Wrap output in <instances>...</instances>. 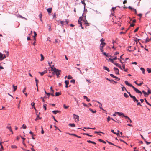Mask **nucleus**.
Returning <instances> with one entry per match:
<instances>
[{"mask_svg":"<svg viewBox=\"0 0 151 151\" xmlns=\"http://www.w3.org/2000/svg\"><path fill=\"white\" fill-rule=\"evenodd\" d=\"M51 69L49 70L50 73H51V71L52 72V74L54 75L55 74L57 76V77L58 78L59 76V75L60 74V73L61 72V70H59L58 69H56L55 67H50Z\"/></svg>","mask_w":151,"mask_h":151,"instance_id":"f257e3e1","label":"nucleus"},{"mask_svg":"<svg viewBox=\"0 0 151 151\" xmlns=\"http://www.w3.org/2000/svg\"><path fill=\"white\" fill-rule=\"evenodd\" d=\"M110 58H109V59L107 58V60H108V61H110L111 62V63H113L114 64H115L116 66H118V64L117 63H114V60H116L117 59V58L116 56H115L114 57V58H113L112 59L111 58V56H110Z\"/></svg>","mask_w":151,"mask_h":151,"instance_id":"f03ea898","label":"nucleus"},{"mask_svg":"<svg viewBox=\"0 0 151 151\" xmlns=\"http://www.w3.org/2000/svg\"><path fill=\"white\" fill-rule=\"evenodd\" d=\"M74 119L75 120V121L76 122H77L79 121V116L77 115L74 114H73Z\"/></svg>","mask_w":151,"mask_h":151,"instance_id":"7ed1b4c3","label":"nucleus"},{"mask_svg":"<svg viewBox=\"0 0 151 151\" xmlns=\"http://www.w3.org/2000/svg\"><path fill=\"white\" fill-rule=\"evenodd\" d=\"M132 88L137 93L140 94H142V92H141L140 90L138 89L137 88H135L133 86H132Z\"/></svg>","mask_w":151,"mask_h":151,"instance_id":"20e7f679","label":"nucleus"},{"mask_svg":"<svg viewBox=\"0 0 151 151\" xmlns=\"http://www.w3.org/2000/svg\"><path fill=\"white\" fill-rule=\"evenodd\" d=\"M110 75L111 77H112L114 78H116V80L119 81L120 80V79L119 78L117 77H116V76H114L113 74H110Z\"/></svg>","mask_w":151,"mask_h":151,"instance_id":"39448f33","label":"nucleus"},{"mask_svg":"<svg viewBox=\"0 0 151 151\" xmlns=\"http://www.w3.org/2000/svg\"><path fill=\"white\" fill-rule=\"evenodd\" d=\"M114 69L115 73L116 74H119V70L116 67H114Z\"/></svg>","mask_w":151,"mask_h":151,"instance_id":"423d86ee","label":"nucleus"},{"mask_svg":"<svg viewBox=\"0 0 151 151\" xmlns=\"http://www.w3.org/2000/svg\"><path fill=\"white\" fill-rule=\"evenodd\" d=\"M122 70H124L125 72H127L128 70V69L126 67H119Z\"/></svg>","mask_w":151,"mask_h":151,"instance_id":"0eeeda50","label":"nucleus"},{"mask_svg":"<svg viewBox=\"0 0 151 151\" xmlns=\"http://www.w3.org/2000/svg\"><path fill=\"white\" fill-rule=\"evenodd\" d=\"M131 98L133 99L134 102H138L139 101L137 99L135 96H133Z\"/></svg>","mask_w":151,"mask_h":151,"instance_id":"6e6552de","label":"nucleus"},{"mask_svg":"<svg viewBox=\"0 0 151 151\" xmlns=\"http://www.w3.org/2000/svg\"><path fill=\"white\" fill-rule=\"evenodd\" d=\"M47 70H45L44 71L42 72H38V73L39 74H40L41 76H42L43 75H44V74L47 73Z\"/></svg>","mask_w":151,"mask_h":151,"instance_id":"1a4fd4ad","label":"nucleus"},{"mask_svg":"<svg viewBox=\"0 0 151 151\" xmlns=\"http://www.w3.org/2000/svg\"><path fill=\"white\" fill-rule=\"evenodd\" d=\"M125 83L126 85H128V86L132 87V86H133L131 84L129 83H128V81H125L124 82Z\"/></svg>","mask_w":151,"mask_h":151,"instance_id":"9d476101","label":"nucleus"},{"mask_svg":"<svg viewBox=\"0 0 151 151\" xmlns=\"http://www.w3.org/2000/svg\"><path fill=\"white\" fill-rule=\"evenodd\" d=\"M106 44L105 42L101 43L100 45V47L101 48H103L104 46L106 45Z\"/></svg>","mask_w":151,"mask_h":151,"instance_id":"9b49d317","label":"nucleus"},{"mask_svg":"<svg viewBox=\"0 0 151 151\" xmlns=\"http://www.w3.org/2000/svg\"><path fill=\"white\" fill-rule=\"evenodd\" d=\"M83 22H84V24H85L86 26L89 25V24L87 22V21L86 19L83 20Z\"/></svg>","mask_w":151,"mask_h":151,"instance_id":"f8f14e48","label":"nucleus"},{"mask_svg":"<svg viewBox=\"0 0 151 151\" xmlns=\"http://www.w3.org/2000/svg\"><path fill=\"white\" fill-rule=\"evenodd\" d=\"M142 93H143L144 94V96L145 97H147L148 94H147V92H146L144 90H142Z\"/></svg>","mask_w":151,"mask_h":151,"instance_id":"ddd939ff","label":"nucleus"},{"mask_svg":"<svg viewBox=\"0 0 151 151\" xmlns=\"http://www.w3.org/2000/svg\"><path fill=\"white\" fill-rule=\"evenodd\" d=\"M123 116L125 118V119H128V120H129L130 122L131 123L132 122V120L130 119L127 116H125L124 115Z\"/></svg>","mask_w":151,"mask_h":151,"instance_id":"4468645a","label":"nucleus"},{"mask_svg":"<svg viewBox=\"0 0 151 151\" xmlns=\"http://www.w3.org/2000/svg\"><path fill=\"white\" fill-rule=\"evenodd\" d=\"M111 132H112L113 133H114V134H116L118 136V137L120 136L119 133H117L114 132V130L111 129Z\"/></svg>","mask_w":151,"mask_h":151,"instance_id":"2eb2a0df","label":"nucleus"},{"mask_svg":"<svg viewBox=\"0 0 151 151\" xmlns=\"http://www.w3.org/2000/svg\"><path fill=\"white\" fill-rule=\"evenodd\" d=\"M60 111L59 110H54L52 111V113L55 114H56L57 113H60Z\"/></svg>","mask_w":151,"mask_h":151,"instance_id":"dca6fc26","label":"nucleus"},{"mask_svg":"<svg viewBox=\"0 0 151 151\" xmlns=\"http://www.w3.org/2000/svg\"><path fill=\"white\" fill-rule=\"evenodd\" d=\"M40 114V112H39V114H36L37 118L35 119V121H37V120L38 119V118L39 117V115Z\"/></svg>","mask_w":151,"mask_h":151,"instance_id":"f3484780","label":"nucleus"},{"mask_svg":"<svg viewBox=\"0 0 151 151\" xmlns=\"http://www.w3.org/2000/svg\"><path fill=\"white\" fill-rule=\"evenodd\" d=\"M103 69L107 70L108 72L110 71L109 69L107 67H103Z\"/></svg>","mask_w":151,"mask_h":151,"instance_id":"a211bd4d","label":"nucleus"},{"mask_svg":"<svg viewBox=\"0 0 151 151\" xmlns=\"http://www.w3.org/2000/svg\"><path fill=\"white\" fill-rule=\"evenodd\" d=\"M18 17H19V18H22V19H25V20H27V19L26 18H25V17H23V16H22L21 15H19H19H18Z\"/></svg>","mask_w":151,"mask_h":151,"instance_id":"6ab92c4d","label":"nucleus"},{"mask_svg":"<svg viewBox=\"0 0 151 151\" xmlns=\"http://www.w3.org/2000/svg\"><path fill=\"white\" fill-rule=\"evenodd\" d=\"M115 113L117 114L119 116H123L124 114L122 112H116Z\"/></svg>","mask_w":151,"mask_h":151,"instance_id":"aec40b11","label":"nucleus"},{"mask_svg":"<svg viewBox=\"0 0 151 151\" xmlns=\"http://www.w3.org/2000/svg\"><path fill=\"white\" fill-rule=\"evenodd\" d=\"M125 90L128 93L130 97L131 98L133 96V95L131 94L130 92L128 91L127 90L126 88H125Z\"/></svg>","mask_w":151,"mask_h":151,"instance_id":"412c9836","label":"nucleus"},{"mask_svg":"<svg viewBox=\"0 0 151 151\" xmlns=\"http://www.w3.org/2000/svg\"><path fill=\"white\" fill-rule=\"evenodd\" d=\"M52 10V8H49L47 9V11L48 13H51Z\"/></svg>","mask_w":151,"mask_h":151,"instance_id":"4be33fe9","label":"nucleus"},{"mask_svg":"<svg viewBox=\"0 0 151 151\" xmlns=\"http://www.w3.org/2000/svg\"><path fill=\"white\" fill-rule=\"evenodd\" d=\"M140 69L142 71V73L143 74H145V69L142 67H141Z\"/></svg>","mask_w":151,"mask_h":151,"instance_id":"5701e85b","label":"nucleus"},{"mask_svg":"<svg viewBox=\"0 0 151 151\" xmlns=\"http://www.w3.org/2000/svg\"><path fill=\"white\" fill-rule=\"evenodd\" d=\"M89 110L90 111H91V112H92L93 113H96V110H93V109H91V108H89Z\"/></svg>","mask_w":151,"mask_h":151,"instance_id":"b1692460","label":"nucleus"},{"mask_svg":"<svg viewBox=\"0 0 151 151\" xmlns=\"http://www.w3.org/2000/svg\"><path fill=\"white\" fill-rule=\"evenodd\" d=\"M98 140V141L101 142H102L103 143H104V144H106V142L105 141L103 140H102V139H99Z\"/></svg>","mask_w":151,"mask_h":151,"instance_id":"393cba45","label":"nucleus"},{"mask_svg":"<svg viewBox=\"0 0 151 151\" xmlns=\"http://www.w3.org/2000/svg\"><path fill=\"white\" fill-rule=\"evenodd\" d=\"M29 133L31 134L32 136V138L33 139H35V138L33 137V133L31 131H30L29 132Z\"/></svg>","mask_w":151,"mask_h":151,"instance_id":"a878e982","label":"nucleus"},{"mask_svg":"<svg viewBox=\"0 0 151 151\" xmlns=\"http://www.w3.org/2000/svg\"><path fill=\"white\" fill-rule=\"evenodd\" d=\"M12 86H13V87L14 89V91L16 90V89H17V86H15L14 84H13V85Z\"/></svg>","mask_w":151,"mask_h":151,"instance_id":"bb28decb","label":"nucleus"},{"mask_svg":"<svg viewBox=\"0 0 151 151\" xmlns=\"http://www.w3.org/2000/svg\"><path fill=\"white\" fill-rule=\"evenodd\" d=\"M40 56L41 57V59H40V60L41 61H42V60H44V57L43 55L42 54H40Z\"/></svg>","mask_w":151,"mask_h":151,"instance_id":"cd10ccee","label":"nucleus"},{"mask_svg":"<svg viewBox=\"0 0 151 151\" xmlns=\"http://www.w3.org/2000/svg\"><path fill=\"white\" fill-rule=\"evenodd\" d=\"M68 125H69V126H70L71 127H75L76 126L75 124L74 123H73V124L69 123Z\"/></svg>","mask_w":151,"mask_h":151,"instance_id":"c85d7f7f","label":"nucleus"},{"mask_svg":"<svg viewBox=\"0 0 151 151\" xmlns=\"http://www.w3.org/2000/svg\"><path fill=\"white\" fill-rule=\"evenodd\" d=\"M35 81L36 83V85L37 87V88H38V80L36 78H35Z\"/></svg>","mask_w":151,"mask_h":151,"instance_id":"c756f323","label":"nucleus"},{"mask_svg":"<svg viewBox=\"0 0 151 151\" xmlns=\"http://www.w3.org/2000/svg\"><path fill=\"white\" fill-rule=\"evenodd\" d=\"M84 1H85L84 0H83V1H81V2L84 6V9H85V6L86 5V4L85 3Z\"/></svg>","mask_w":151,"mask_h":151,"instance_id":"7c9ffc66","label":"nucleus"},{"mask_svg":"<svg viewBox=\"0 0 151 151\" xmlns=\"http://www.w3.org/2000/svg\"><path fill=\"white\" fill-rule=\"evenodd\" d=\"M61 94V93H60L59 92H56L55 93V96H58Z\"/></svg>","mask_w":151,"mask_h":151,"instance_id":"2f4dec72","label":"nucleus"},{"mask_svg":"<svg viewBox=\"0 0 151 151\" xmlns=\"http://www.w3.org/2000/svg\"><path fill=\"white\" fill-rule=\"evenodd\" d=\"M94 133H97V134L98 135H101L100 134H99V133H103L102 132H101V131H99V132H97V131H95L94 132Z\"/></svg>","mask_w":151,"mask_h":151,"instance_id":"473e14b6","label":"nucleus"},{"mask_svg":"<svg viewBox=\"0 0 151 151\" xmlns=\"http://www.w3.org/2000/svg\"><path fill=\"white\" fill-rule=\"evenodd\" d=\"M102 54H103V55H105L107 57V58H109V56H108V54H106V53L104 52L102 53Z\"/></svg>","mask_w":151,"mask_h":151,"instance_id":"72a5a7b5","label":"nucleus"},{"mask_svg":"<svg viewBox=\"0 0 151 151\" xmlns=\"http://www.w3.org/2000/svg\"><path fill=\"white\" fill-rule=\"evenodd\" d=\"M48 63L49 65V66H54V65H51V64L52 63V62L51 61V62H48Z\"/></svg>","mask_w":151,"mask_h":151,"instance_id":"f704fd0d","label":"nucleus"},{"mask_svg":"<svg viewBox=\"0 0 151 151\" xmlns=\"http://www.w3.org/2000/svg\"><path fill=\"white\" fill-rule=\"evenodd\" d=\"M124 96L126 98H128L129 97V96L125 93H124Z\"/></svg>","mask_w":151,"mask_h":151,"instance_id":"c9c22d12","label":"nucleus"},{"mask_svg":"<svg viewBox=\"0 0 151 151\" xmlns=\"http://www.w3.org/2000/svg\"><path fill=\"white\" fill-rule=\"evenodd\" d=\"M105 78L107 80H108V81H109L110 82H113V81H114V80L113 79H111V80H110V79H109V78Z\"/></svg>","mask_w":151,"mask_h":151,"instance_id":"e433bc0d","label":"nucleus"},{"mask_svg":"<svg viewBox=\"0 0 151 151\" xmlns=\"http://www.w3.org/2000/svg\"><path fill=\"white\" fill-rule=\"evenodd\" d=\"M65 22L64 21H61L60 22V23L62 24V26H63V25L65 24H64V23Z\"/></svg>","mask_w":151,"mask_h":151,"instance_id":"4c0bfd02","label":"nucleus"},{"mask_svg":"<svg viewBox=\"0 0 151 151\" xmlns=\"http://www.w3.org/2000/svg\"><path fill=\"white\" fill-rule=\"evenodd\" d=\"M3 56V54L0 52V60H2Z\"/></svg>","mask_w":151,"mask_h":151,"instance_id":"58836bf2","label":"nucleus"},{"mask_svg":"<svg viewBox=\"0 0 151 151\" xmlns=\"http://www.w3.org/2000/svg\"><path fill=\"white\" fill-rule=\"evenodd\" d=\"M107 142L109 144H110V145H112L114 146H116V145H114V144L113 143H111V142H109L107 140Z\"/></svg>","mask_w":151,"mask_h":151,"instance_id":"ea45409f","label":"nucleus"},{"mask_svg":"<svg viewBox=\"0 0 151 151\" xmlns=\"http://www.w3.org/2000/svg\"><path fill=\"white\" fill-rule=\"evenodd\" d=\"M63 107L65 109H67L69 107V106L68 105L66 106L65 104H64Z\"/></svg>","mask_w":151,"mask_h":151,"instance_id":"a19ab883","label":"nucleus"},{"mask_svg":"<svg viewBox=\"0 0 151 151\" xmlns=\"http://www.w3.org/2000/svg\"><path fill=\"white\" fill-rule=\"evenodd\" d=\"M65 83L66 85H68V84L69 83V81L65 80Z\"/></svg>","mask_w":151,"mask_h":151,"instance_id":"79ce46f5","label":"nucleus"},{"mask_svg":"<svg viewBox=\"0 0 151 151\" xmlns=\"http://www.w3.org/2000/svg\"><path fill=\"white\" fill-rule=\"evenodd\" d=\"M5 63H3V62H1L0 63V66H4L5 65Z\"/></svg>","mask_w":151,"mask_h":151,"instance_id":"37998d69","label":"nucleus"},{"mask_svg":"<svg viewBox=\"0 0 151 151\" xmlns=\"http://www.w3.org/2000/svg\"><path fill=\"white\" fill-rule=\"evenodd\" d=\"M147 70L149 73H151V69H150V68H147Z\"/></svg>","mask_w":151,"mask_h":151,"instance_id":"c03bdc74","label":"nucleus"},{"mask_svg":"<svg viewBox=\"0 0 151 151\" xmlns=\"http://www.w3.org/2000/svg\"><path fill=\"white\" fill-rule=\"evenodd\" d=\"M22 128L24 129H25L27 128V127L26 125H25L24 124H23L22 126Z\"/></svg>","mask_w":151,"mask_h":151,"instance_id":"a18cd8bd","label":"nucleus"},{"mask_svg":"<svg viewBox=\"0 0 151 151\" xmlns=\"http://www.w3.org/2000/svg\"><path fill=\"white\" fill-rule=\"evenodd\" d=\"M147 94L148 95L150 94H151V90H150V89L148 90Z\"/></svg>","mask_w":151,"mask_h":151,"instance_id":"49530a36","label":"nucleus"},{"mask_svg":"<svg viewBox=\"0 0 151 151\" xmlns=\"http://www.w3.org/2000/svg\"><path fill=\"white\" fill-rule=\"evenodd\" d=\"M7 128L10 131H12V130L11 129V127L10 126H7Z\"/></svg>","mask_w":151,"mask_h":151,"instance_id":"de8ad7c7","label":"nucleus"},{"mask_svg":"<svg viewBox=\"0 0 151 151\" xmlns=\"http://www.w3.org/2000/svg\"><path fill=\"white\" fill-rule=\"evenodd\" d=\"M46 106L47 105L46 104H44L43 105V108H44L45 110H46Z\"/></svg>","mask_w":151,"mask_h":151,"instance_id":"09e8293b","label":"nucleus"},{"mask_svg":"<svg viewBox=\"0 0 151 151\" xmlns=\"http://www.w3.org/2000/svg\"><path fill=\"white\" fill-rule=\"evenodd\" d=\"M11 147L13 148H17V147L15 145H13L11 146Z\"/></svg>","mask_w":151,"mask_h":151,"instance_id":"8fccbe9b","label":"nucleus"},{"mask_svg":"<svg viewBox=\"0 0 151 151\" xmlns=\"http://www.w3.org/2000/svg\"><path fill=\"white\" fill-rule=\"evenodd\" d=\"M41 128L42 129V131L41 132V133L42 134H43L44 133V132L43 130V127H42V126L41 127Z\"/></svg>","mask_w":151,"mask_h":151,"instance_id":"3c124183","label":"nucleus"},{"mask_svg":"<svg viewBox=\"0 0 151 151\" xmlns=\"http://www.w3.org/2000/svg\"><path fill=\"white\" fill-rule=\"evenodd\" d=\"M67 78L68 79H72L73 78V77L72 76H71L70 75H69L68 76Z\"/></svg>","mask_w":151,"mask_h":151,"instance_id":"603ef678","label":"nucleus"},{"mask_svg":"<svg viewBox=\"0 0 151 151\" xmlns=\"http://www.w3.org/2000/svg\"><path fill=\"white\" fill-rule=\"evenodd\" d=\"M149 41H150V40L148 38V37H147V38H146V39L145 40V42L147 43V42H149Z\"/></svg>","mask_w":151,"mask_h":151,"instance_id":"864d4df0","label":"nucleus"},{"mask_svg":"<svg viewBox=\"0 0 151 151\" xmlns=\"http://www.w3.org/2000/svg\"><path fill=\"white\" fill-rule=\"evenodd\" d=\"M32 146V148H31V150L32 151H35V150L33 148V145L32 144H30Z\"/></svg>","mask_w":151,"mask_h":151,"instance_id":"5fc2aeb1","label":"nucleus"},{"mask_svg":"<svg viewBox=\"0 0 151 151\" xmlns=\"http://www.w3.org/2000/svg\"><path fill=\"white\" fill-rule=\"evenodd\" d=\"M70 82L72 83H73L74 84L75 83V80L74 79H72L70 81Z\"/></svg>","mask_w":151,"mask_h":151,"instance_id":"6e6d98bb","label":"nucleus"},{"mask_svg":"<svg viewBox=\"0 0 151 151\" xmlns=\"http://www.w3.org/2000/svg\"><path fill=\"white\" fill-rule=\"evenodd\" d=\"M105 41V40L104 39H103V38L101 39L100 41L101 42V43H103V42Z\"/></svg>","mask_w":151,"mask_h":151,"instance_id":"4d7b16f0","label":"nucleus"},{"mask_svg":"<svg viewBox=\"0 0 151 151\" xmlns=\"http://www.w3.org/2000/svg\"><path fill=\"white\" fill-rule=\"evenodd\" d=\"M99 107L101 109L104 110L103 109L102 107V105L101 104H100L99 105Z\"/></svg>","mask_w":151,"mask_h":151,"instance_id":"13d9d810","label":"nucleus"},{"mask_svg":"<svg viewBox=\"0 0 151 151\" xmlns=\"http://www.w3.org/2000/svg\"><path fill=\"white\" fill-rule=\"evenodd\" d=\"M145 141V142L146 143V144L147 145H149V144H150V143H151V142H148L147 141H146V139L144 141Z\"/></svg>","mask_w":151,"mask_h":151,"instance_id":"bf43d9fd","label":"nucleus"},{"mask_svg":"<svg viewBox=\"0 0 151 151\" xmlns=\"http://www.w3.org/2000/svg\"><path fill=\"white\" fill-rule=\"evenodd\" d=\"M143 84V82L142 81L140 83H138V84H137V85L138 86H141Z\"/></svg>","mask_w":151,"mask_h":151,"instance_id":"052dcab7","label":"nucleus"},{"mask_svg":"<svg viewBox=\"0 0 151 151\" xmlns=\"http://www.w3.org/2000/svg\"><path fill=\"white\" fill-rule=\"evenodd\" d=\"M73 136L75 137H77L78 138H81V136H78L76 134H74V135H73Z\"/></svg>","mask_w":151,"mask_h":151,"instance_id":"680f3d73","label":"nucleus"},{"mask_svg":"<svg viewBox=\"0 0 151 151\" xmlns=\"http://www.w3.org/2000/svg\"><path fill=\"white\" fill-rule=\"evenodd\" d=\"M128 8L129 9H130L131 10H134V8H133L131 6H129Z\"/></svg>","mask_w":151,"mask_h":151,"instance_id":"e2e57ef3","label":"nucleus"},{"mask_svg":"<svg viewBox=\"0 0 151 151\" xmlns=\"http://www.w3.org/2000/svg\"><path fill=\"white\" fill-rule=\"evenodd\" d=\"M138 29H139V27H138L136 29H135L134 30V33L136 32H137L138 30Z\"/></svg>","mask_w":151,"mask_h":151,"instance_id":"0e129e2a","label":"nucleus"},{"mask_svg":"<svg viewBox=\"0 0 151 151\" xmlns=\"http://www.w3.org/2000/svg\"><path fill=\"white\" fill-rule=\"evenodd\" d=\"M144 99L145 100L146 103L148 105L150 104V103L148 102H147L146 98H145Z\"/></svg>","mask_w":151,"mask_h":151,"instance_id":"69168bd1","label":"nucleus"},{"mask_svg":"<svg viewBox=\"0 0 151 151\" xmlns=\"http://www.w3.org/2000/svg\"><path fill=\"white\" fill-rule=\"evenodd\" d=\"M111 119V118L109 116H108L107 118V120L108 122H109Z\"/></svg>","mask_w":151,"mask_h":151,"instance_id":"338daca9","label":"nucleus"},{"mask_svg":"<svg viewBox=\"0 0 151 151\" xmlns=\"http://www.w3.org/2000/svg\"><path fill=\"white\" fill-rule=\"evenodd\" d=\"M34 35L33 36V37H35L37 35L36 32H35V31H34Z\"/></svg>","mask_w":151,"mask_h":151,"instance_id":"774afa93","label":"nucleus"}]
</instances>
